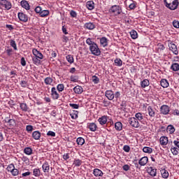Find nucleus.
Here are the masks:
<instances>
[{
  "instance_id": "1",
  "label": "nucleus",
  "mask_w": 179,
  "mask_h": 179,
  "mask_svg": "<svg viewBox=\"0 0 179 179\" xmlns=\"http://www.w3.org/2000/svg\"><path fill=\"white\" fill-rule=\"evenodd\" d=\"M165 6L171 10H176L178 8V0H164Z\"/></svg>"
},
{
  "instance_id": "2",
  "label": "nucleus",
  "mask_w": 179,
  "mask_h": 179,
  "mask_svg": "<svg viewBox=\"0 0 179 179\" xmlns=\"http://www.w3.org/2000/svg\"><path fill=\"white\" fill-rule=\"evenodd\" d=\"M90 51H91L92 55H95L96 57H99L101 54V51L99 48L97 43H94L93 45L90 46Z\"/></svg>"
},
{
  "instance_id": "3",
  "label": "nucleus",
  "mask_w": 179,
  "mask_h": 179,
  "mask_svg": "<svg viewBox=\"0 0 179 179\" xmlns=\"http://www.w3.org/2000/svg\"><path fill=\"white\" fill-rule=\"evenodd\" d=\"M109 12L110 13H114L115 16H118V15H121L122 10H121V7H120V6L115 5L110 7Z\"/></svg>"
},
{
  "instance_id": "4",
  "label": "nucleus",
  "mask_w": 179,
  "mask_h": 179,
  "mask_svg": "<svg viewBox=\"0 0 179 179\" xmlns=\"http://www.w3.org/2000/svg\"><path fill=\"white\" fill-rule=\"evenodd\" d=\"M0 6L6 9V10H10V9H12V3L8 0H0Z\"/></svg>"
},
{
  "instance_id": "5",
  "label": "nucleus",
  "mask_w": 179,
  "mask_h": 179,
  "mask_svg": "<svg viewBox=\"0 0 179 179\" xmlns=\"http://www.w3.org/2000/svg\"><path fill=\"white\" fill-rule=\"evenodd\" d=\"M129 124L133 128H139V127H141V124H139V121H138V120L136 119L135 117H129Z\"/></svg>"
},
{
  "instance_id": "6",
  "label": "nucleus",
  "mask_w": 179,
  "mask_h": 179,
  "mask_svg": "<svg viewBox=\"0 0 179 179\" xmlns=\"http://www.w3.org/2000/svg\"><path fill=\"white\" fill-rule=\"evenodd\" d=\"M160 113L163 115H167L170 113V106L167 105H162L160 107Z\"/></svg>"
},
{
  "instance_id": "7",
  "label": "nucleus",
  "mask_w": 179,
  "mask_h": 179,
  "mask_svg": "<svg viewBox=\"0 0 179 179\" xmlns=\"http://www.w3.org/2000/svg\"><path fill=\"white\" fill-rule=\"evenodd\" d=\"M135 118L137 121H139L141 124H145L146 121H145V115L142 113H137L135 114Z\"/></svg>"
},
{
  "instance_id": "8",
  "label": "nucleus",
  "mask_w": 179,
  "mask_h": 179,
  "mask_svg": "<svg viewBox=\"0 0 179 179\" xmlns=\"http://www.w3.org/2000/svg\"><path fill=\"white\" fill-rule=\"evenodd\" d=\"M17 16H18V19L21 22H23L24 23L29 22V17L27 16V15L23 13H18Z\"/></svg>"
},
{
  "instance_id": "9",
  "label": "nucleus",
  "mask_w": 179,
  "mask_h": 179,
  "mask_svg": "<svg viewBox=\"0 0 179 179\" xmlns=\"http://www.w3.org/2000/svg\"><path fill=\"white\" fill-rule=\"evenodd\" d=\"M51 96L53 100H58L59 99V94L57 92V88H55V87H53L51 89Z\"/></svg>"
},
{
  "instance_id": "10",
  "label": "nucleus",
  "mask_w": 179,
  "mask_h": 179,
  "mask_svg": "<svg viewBox=\"0 0 179 179\" xmlns=\"http://www.w3.org/2000/svg\"><path fill=\"white\" fill-rule=\"evenodd\" d=\"M147 110L150 118H155V117H156V108H153L152 106H148Z\"/></svg>"
},
{
  "instance_id": "11",
  "label": "nucleus",
  "mask_w": 179,
  "mask_h": 179,
  "mask_svg": "<svg viewBox=\"0 0 179 179\" xmlns=\"http://www.w3.org/2000/svg\"><path fill=\"white\" fill-rule=\"evenodd\" d=\"M169 50L172 51L175 55H178V49L177 48V45L174 43H169Z\"/></svg>"
},
{
  "instance_id": "12",
  "label": "nucleus",
  "mask_w": 179,
  "mask_h": 179,
  "mask_svg": "<svg viewBox=\"0 0 179 179\" xmlns=\"http://www.w3.org/2000/svg\"><path fill=\"white\" fill-rule=\"evenodd\" d=\"M32 52L34 57L38 58V59H43L44 58L43 53L37 50V49H33Z\"/></svg>"
},
{
  "instance_id": "13",
  "label": "nucleus",
  "mask_w": 179,
  "mask_h": 179,
  "mask_svg": "<svg viewBox=\"0 0 179 179\" xmlns=\"http://www.w3.org/2000/svg\"><path fill=\"white\" fill-rule=\"evenodd\" d=\"M105 96L108 98V100H114V92L112 90H106Z\"/></svg>"
},
{
  "instance_id": "14",
  "label": "nucleus",
  "mask_w": 179,
  "mask_h": 179,
  "mask_svg": "<svg viewBox=\"0 0 179 179\" xmlns=\"http://www.w3.org/2000/svg\"><path fill=\"white\" fill-rule=\"evenodd\" d=\"M87 128L90 129V131H92V132H96V129H97V124L96 123H88L87 124Z\"/></svg>"
},
{
  "instance_id": "15",
  "label": "nucleus",
  "mask_w": 179,
  "mask_h": 179,
  "mask_svg": "<svg viewBox=\"0 0 179 179\" xmlns=\"http://www.w3.org/2000/svg\"><path fill=\"white\" fill-rule=\"evenodd\" d=\"M148 173L150 174V176H151L152 177H156V175L157 174V169L150 166V168H148Z\"/></svg>"
},
{
  "instance_id": "16",
  "label": "nucleus",
  "mask_w": 179,
  "mask_h": 179,
  "mask_svg": "<svg viewBox=\"0 0 179 179\" xmlns=\"http://www.w3.org/2000/svg\"><path fill=\"white\" fill-rule=\"evenodd\" d=\"M159 143L160 145H162L163 146H166L167 143H169V138L167 136H162L159 138Z\"/></svg>"
},
{
  "instance_id": "17",
  "label": "nucleus",
  "mask_w": 179,
  "mask_h": 179,
  "mask_svg": "<svg viewBox=\"0 0 179 179\" xmlns=\"http://www.w3.org/2000/svg\"><path fill=\"white\" fill-rule=\"evenodd\" d=\"M148 162H149V158L148 157H143L138 162V164L140 166H146L148 164Z\"/></svg>"
},
{
  "instance_id": "18",
  "label": "nucleus",
  "mask_w": 179,
  "mask_h": 179,
  "mask_svg": "<svg viewBox=\"0 0 179 179\" xmlns=\"http://www.w3.org/2000/svg\"><path fill=\"white\" fill-rule=\"evenodd\" d=\"M84 27L88 30H93L96 28V25L93 22H87L85 24Z\"/></svg>"
},
{
  "instance_id": "19",
  "label": "nucleus",
  "mask_w": 179,
  "mask_h": 179,
  "mask_svg": "<svg viewBox=\"0 0 179 179\" xmlns=\"http://www.w3.org/2000/svg\"><path fill=\"white\" fill-rule=\"evenodd\" d=\"M73 92L76 94H82V93H83V87H82V86L77 85L73 88Z\"/></svg>"
},
{
  "instance_id": "20",
  "label": "nucleus",
  "mask_w": 179,
  "mask_h": 179,
  "mask_svg": "<svg viewBox=\"0 0 179 179\" xmlns=\"http://www.w3.org/2000/svg\"><path fill=\"white\" fill-rule=\"evenodd\" d=\"M5 122H7L10 127H15L16 125V120L10 119L9 117H6Z\"/></svg>"
},
{
  "instance_id": "21",
  "label": "nucleus",
  "mask_w": 179,
  "mask_h": 179,
  "mask_svg": "<svg viewBox=\"0 0 179 179\" xmlns=\"http://www.w3.org/2000/svg\"><path fill=\"white\" fill-rule=\"evenodd\" d=\"M20 5L22 8H24V9H26V10H29L30 9V5L29 4V2L26 0H22L20 2Z\"/></svg>"
},
{
  "instance_id": "22",
  "label": "nucleus",
  "mask_w": 179,
  "mask_h": 179,
  "mask_svg": "<svg viewBox=\"0 0 179 179\" xmlns=\"http://www.w3.org/2000/svg\"><path fill=\"white\" fill-rule=\"evenodd\" d=\"M42 169L43 173H50V164H48L47 162H45L42 165Z\"/></svg>"
},
{
  "instance_id": "23",
  "label": "nucleus",
  "mask_w": 179,
  "mask_h": 179,
  "mask_svg": "<svg viewBox=\"0 0 179 179\" xmlns=\"http://www.w3.org/2000/svg\"><path fill=\"white\" fill-rule=\"evenodd\" d=\"M93 174L95 177H103L104 173H103V171H101V170L99 169H95L93 171Z\"/></svg>"
},
{
  "instance_id": "24",
  "label": "nucleus",
  "mask_w": 179,
  "mask_h": 179,
  "mask_svg": "<svg viewBox=\"0 0 179 179\" xmlns=\"http://www.w3.org/2000/svg\"><path fill=\"white\" fill-rule=\"evenodd\" d=\"M41 137V133L38 131H35L32 133V138L35 139V141H38L40 138Z\"/></svg>"
},
{
  "instance_id": "25",
  "label": "nucleus",
  "mask_w": 179,
  "mask_h": 179,
  "mask_svg": "<svg viewBox=\"0 0 179 179\" xmlns=\"http://www.w3.org/2000/svg\"><path fill=\"white\" fill-rule=\"evenodd\" d=\"M86 6L89 10H93L94 9V2L93 1H89L87 2Z\"/></svg>"
},
{
  "instance_id": "26",
  "label": "nucleus",
  "mask_w": 179,
  "mask_h": 179,
  "mask_svg": "<svg viewBox=\"0 0 179 179\" xmlns=\"http://www.w3.org/2000/svg\"><path fill=\"white\" fill-rule=\"evenodd\" d=\"M149 85H150V83L148 79H144L143 81L141 82V86L143 89H145V87H148Z\"/></svg>"
},
{
  "instance_id": "27",
  "label": "nucleus",
  "mask_w": 179,
  "mask_h": 179,
  "mask_svg": "<svg viewBox=\"0 0 179 179\" xmlns=\"http://www.w3.org/2000/svg\"><path fill=\"white\" fill-rule=\"evenodd\" d=\"M98 121L101 125H106V124H107V116L99 117Z\"/></svg>"
},
{
  "instance_id": "28",
  "label": "nucleus",
  "mask_w": 179,
  "mask_h": 179,
  "mask_svg": "<svg viewBox=\"0 0 179 179\" xmlns=\"http://www.w3.org/2000/svg\"><path fill=\"white\" fill-rule=\"evenodd\" d=\"M100 44H101V45H102V47H107V45H108V40H107V38H106V37H102V38L100 39Z\"/></svg>"
},
{
  "instance_id": "29",
  "label": "nucleus",
  "mask_w": 179,
  "mask_h": 179,
  "mask_svg": "<svg viewBox=\"0 0 179 179\" xmlns=\"http://www.w3.org/2000/svg\"><path fill=\"white\" fill-rule=\"evenodd\" d=\"M166 131L169 132V134H174V132H176V128H174V126L169 124L166 127Z\"/></svg>"
},
{
  "instance_id": "30",
  "label": "nucleus",
  "mask_w": 179,
  "mask_h": 179,
  "mask_svg": "<svg viewBox=\"0 0 179 179\" xmlns=\"http://www.w3.org/2000/svg\"><path fill=\"white\" fill-rule=\"evenodd\" d=\"M24 153L28 156H30V155L33 154V150L30 147H27L24 149Z\"/></svg>"
},
{
  "instance_id": "31",
  "label": "nucleus",
  "mask_w": 179,
  "mask_h": 179,
  "mask_svg": "<svg viewBox=\"0 0 179 179\" xmlns=\"http://www.w3.org/2000/svg\"><path fill=\"white\" fill-rule=\"evenodd\" d=\"M162 178H169V171L166 169H161L160 171Z\"/></svg>"
},
{
  "instance_id": "32",
  "label": "nucleus",
  "mask_w": 179,
  "mask_h": 179,
  "mask_svg": "<svg viewBox=\"0 0 179 179\" xmlns=\"http://www.w3.org/2000/svg\"><path fill=\"white\" fill-rule=\"evenodd\" d=\"M115 128L116 131H122V123L121 122H117L115 124Z\"/></svg>"
},
{
  "instance_id": "33",
  "label": "nucleus",
  "mask_w": 179,
  "mask_h": 179,
  "mask_svg": "<svg viewBox=\"0 0 179 179\" xmlns=\"http://www.w3.org/2000/svg\"><path fill=\"white\" fill-rule=\"evenodd\" d=\"M33 176H34V177H40V176H41V171H40L39 169H33Z\"/></svg>"
},
{
  "instance_id": "34",
  "label": "nucleus",
  "mask_w": 179,
  "mask_h": 179,
  "mask_svg": "<svg viewBox=\"0 0 179 179\" xmlns=\"http://www.w3.org/2000/svg\"><path fill=\"white\" fill-rule=\"evenodd\" d=\"M161 86L164 88L169 87V81H167V80L166 79H162L161 80Z\"/></svg>"
},
{
  "instance_id": "35",
  "label": "nucleus",
  "mask_w": 179,
  "mask_h": 179,
  "mask_svg": "<svg viewBox=\"0 0 179 179\" xmlns=\"http://www.w3.org/2000/svg\"><path fill=\"white\" fill-rule=\"evenodd\" d=\"M171 69H172V71H174L175 72H177V71H179V64H178V63L172 64V65L171 66Z\"/></svg>"
},
{
  "instance_id": "36",
  "label": "nucleus",
  "mask_w": 179,
  "mask_h": 179,
  "mask_svg": "<svg viewBox=\"0 0 179 179\" xmlns=\"http://www.w3.org/2000/svg\"><path fill=\"white\" fill-rule=\"evenodd\" d=\"M143 152H144V153L150 154V153H152L153 149L150 147H144L143 148Z\"/></svg>"
},
{
  "instance_id": "37",
  "label": "nucleus",
  "mask_w": 179,
  "mask_h": 179,
  "mask_svg": "<svg viewBox=\"0 0 179 179\" xmlns=\"http://www.w3.org/2000/svg\"><path fill=\"white\" fill-rule=\"evenodd\" d=\"M50 15V11L48 10H42L40 14L41 17H45V16H48Z\"/></svg>"
},
{
  "instance_id": "38",
  "label": "nucleus",
  "mask_w": 179,
  "mask_h": 179,
  "mask_svg": "<svg viewBox=\"0 0 179 179\" xmlns=\"http://www.w3.org/2000/svg\"><path fill=\"white\" fill-rule=\"evenodd\" d=\"M130 36L133 40H136V38H138V32L135 30H132L130 31Z\"/></svg>"
},
{
  "instance_id": "39",
  "label": "nucleus",
  "mask_w": 179,
  "mask_h": 179,
  "mask_svg": "<svg viewBox=\"0 0 179 179\" xmlns=\"http://www.w3.org/2000/svg\"><path fill=\"white\" fill-rule=\"evenodd\" d=\"M79 114V112L78 110H73V113L70 114L72 120H76L78 118V115Z\"/></svg>"
},
{
  "instance_id": "40",
  "label": "nucleus",
  "mask_w": 179,
  "mask_h": 179,
  "mask_svg": "<svg viewBox=\"0 0 179 179\" xmlns=\"http://www.w3.org/2000/svg\"><path fill=\"white\" fill-rule=\"evenodd\" d=\"M20 107L22 111H28L29 107H27V104L22 103H20Z\"/></svg>"
},
{
  "instance_id": "41",
  "label": "nucleus",
  "mask_w": 179,
  "mask_h": 179,
  "mask_svg": "<svg viewBox=\"0 0 179 179\" xmlns=\"http://www.w3.org/2000/svg\"><path fill=\"white\" fill-rule=\"evenodd\" d=\"M53 81L54 80L52 79V78L50 77L45 78L44 80V83H45V85H51Z\"/></svg>"
},
{
  "instance_id": "42",
  "label": "nucleus",
  "mask_w": 179,
  "mask_h": 179,
  "mask_svg": "<svg viewBox=\"0 0 179 179\" xmlns=\"http://www.w3.org/2000/svg\"><path fill=\"white\" fill-rule=\"evenodd\" d=\"M76 142L78 145H80V146H82L83 145L85 144V138L82 137H79L77 138Z\"/></svg>"
},
{
  "instance_id": "43",
  "label": "nucleus",
  "mask_w": 179,
  "mask_h": 179,
  "mask_svg": "<svg viewBox=\"0 0 179 179\" xmlns=\"http://www.w3.org/2000/svg\"><path fill=\"white\" fill-rule=\"evenodd\" d=\"M32 61L35 65H40V64H41V61L40 60V59H38V57H32Z\"/></svg>"
},
{
  "instance_id": "44",
  "label": "nucleus",
  "mask_w": 179,
  "mask_h": 179,
  "mask_svg": "<svg viewBox=\"0 0 179 179\" xmlns=\"http://www.w3.org/2000/svg\"><path fill=\"white\" fill-rule=\"evenodd\" d=\"M66 59L69 62V64H73V56L72 55H69L66 57Z\"/></svg>"
},
{
  "instance_id": "45",
  "label": "nucleus",
  "mask_w": 179,
  "mask_h": 179,
  "mask_svg": "<svg viewBox=\"0 0 179 179\" xmlns=\"http://www.w3.org/2000/svg\"><path fill=\"white\" fill-rule=\"evenodd\" d=\"M10 45L15 51H17V46L16 45V42L15 41V40L11 39L10 41Z\"/></svg>"
},
{
  "instance_id": "46",
  "label": "nucleus",
  "mask_w": 179,
  "mask_h": 179,
  "mask_svg": "<svg viewBox=\"0 0 179 179\" xmlns=\"http://www.w3.org/2000/svg\"><path fill=\"white\" fill-rule=\"evenodd\" d=\"M92 81L94 83V85H97V83H99V82H100V78H99V77H97L96 76H93L92 77Z\"/></svg>"
},
{
  "instance_id": "47",
  "label": "nucleus",
  "mask_w": 179,
  "mask_h": 179,
  "mask_svg": "<svg viewBox=\"0 0 179 179\" xmlns=\"http://www.w3.org/2000/svg\"><path fill=\"white\" fill-rule=\"evenodd\" d=\"M73 165L76 166V167H79V166H82V160L75 159L73 162Z\"/></svg>"
},
{
  "instance_id": "48",
  "label": "nucleus",
  "mask_w": 179,
  "mask_h": 179,
  "mask_svg": "<svg viewBox=\"0 0 179 179\" xmlns=\"http://www.w3.org/2000/svg\"><path fill=\"white\" fill-rule=\"evenodd\" d=\"M115 64L116 66H122V60L121 59H115Z\"/></svg>"
},
{
  "instance_id": "49",
  "label": "nucleus",
  "mask_w": 179,
  "mask_h": 179,
  "mask_svg": "<svg viewBox=\"0 0 179 179\" xmlns=\"http://www.w3.org/2000/svg\"><path fill=\"white\" fill-rule=\"evenodd\" d=\"M64 89H65V86L64 84H58L57 86V90L58 92H64Z\"/></svg>"
},
{
  "instance_id": "50",
  "label": "nucleus",
  "mask_w": 179,
  "mask_h": 179,
  "mask_svg": "<svg viewBox=\"0 0 179 179\" xmlns=\"http://www.w3.org/2000/svg\"><path fill=\"white\" fill-rule=\"evenodd\" d=\"M6 55H8V57H10V56H12V55L13 54V50L12 48H8L6 50Z\"/></svg>"
},
{
  "instance_id": "51",
  "label": "nucleus",
  "mask_w": 179,
  "mask_h": 179,
  "mask_svg": "<svg viewBox=\"0 0 179 179\" xmlns=\"http://www.w3.org/2000/svg\"><path fill=\"white\" fill-rule=\"evenodd\" d=\"M14 169H15V164H9V165L7 166L6 170H7L8 172L11 173Z\"/></svg>"
},
{
  "instance_id": "52",
  "label": "nucleus",
  "mask_w": 179,
  "mask_h": 179,
  "mask_svg": "<svg viewBox=\"0 0 179 179\" xmlns=\"http://www.w3.org/2000/svg\"><path fill=\"white\" fill-rule=\"evenodd\" d=\"M78 80H79V77L78 76H71L70 77V80L71 82L76 83V82H78Z\"/></svg>"
},
{
  "instance_id": "53",
  "label": "nucleus",
  "mask_w": 179,
  "mask_h": 179,
  "mask_svg": "<svg viewBox=\"0 0 179 179\" xmlns=\"http://www.w3.org/2000/svg\"><path fill=\"white\" fill-rule=\"evenodd\" d=\"M86 44L90 45V47H92L93 45V44H96V43L93 42V41H92V38H88L86 40Z\"/></svg>"
},
{
  "instance_id": "54",
  "label": "nucleus",
  "mask_w": 179,
  "mask_h": 179,
  "mask_svg": "<svg viewBox=\"0 0 179 179\" xmlns=\"http://www.w3.org/2000/svg\"><path fill=\"white\" fill-rule=\"evenodd\" d=\"M171 151L173 153V155H174L175 156H177V155H178V148L176 147H174L173 148H171Z\"/></svg>"
},
{
  "instance_id": "55",
  "label": "nucleus",
  "mask_w": 179,
  "mask_h": 179,
  "mask_svg": "<svg viewBox=\"0 0 179 179\" xmlns=\"http://www.w3.org/2000/svg\"><path fill=\"white\" fill-rule=\"evenodd\" d=\"M173 26L175 29H179V21L178 20H173Z\"/></svg>"
},
{
  "instance_id": "56",
  "label": "nucleus",
  "mask_w": 179,
  "mask_h": 179,
  "mask_svg": "<svg viewBox=\"0 0 179 179\" xmlns=\"http://www.w3.org/2000/svg\"><path fill=\"white\" fill-rule=\"evenodd\" d=\"M157 47H158V51H163L164 50V49L166 48L164 47V45L162 44V43H159L157 45Z\"/></svg>"
},
{
  "instance_id": "57",
  "label": "nucleus",
  "mask_w": 179,
  "mask_h": 179,
  "mask_svg": "<svg viewBox=\"0 0 179 179\" xmlns=\"http://www.w3.org/2000/svg\"><path fill=\"white\" fill-rule=\"evenodd\" d=\"M12 176H13L14 177L17 176L19 174V170L16 169H13V171L11 172Z\"/></svg>"
},
{
  "instance_id": "58",
  "label": "nucleus",
  "mask_w": 179,
  "mask_h": 179,
  "mask_svg": "<svg viewBox=\"0 0 179 179\" xmlns=\"http://www.w3.org/2000/svg\"><path fill=\"white\" fill-rule=\"evenodd\" d=\"M123 150L127 153H129V152L131 150V148L129 147V145H124Z\"/></svg>"
},
{
  "instance_id": "59",
  "label": "nucleus",
  "mask_w": 179,
  "mask_h": 179,
  "mask_svg": "<svg viewBox=\"0 0 179 179\" xmlns=\"http://www.w3.org/2000/svg\"><path fill=\"white\" fill-rule=\"evenodd\" d=\"M34 10H35L36 13H38L39 15H41L43 9L40 6H37L36 8H35Z\"/></svg>"
},
{
  "instance_id": "60",
  "label": "nucleus",
  "mask_w": 179,
  "mask_h": 179,
  "mask_svg": "<svg viewBox=\"0 0 179 179\" xmlns=\"http://www.w3.org/2000/svg\"><path fill=\"white\" fill-rule=\"evenodd\" d=\"M70 107H71L72 108H74L76 110H78V108H79V104H76V103H69Z\"/></svg>"
},
{
  "instance_id": "61",
  "label": "nucleus",
  "mask_w": 179,
  "mask_h": 179,
  "mask_svg": "<svg viewBox=\"0 0 179 179\" xmlns=\"http://www.w3.org/2000/svg\"><path fill=\"white\" fill-rule=\"evenodd\" d=\"M22 162H24L26 164H29V163L30 162V159H29L27 157H22Z\"/></svg>"
},
{
  "instance_id": "62",
  "label": "nucleus",
  "mask_w": 179,
  "mask_h": 179,
  "mask_svg": "<svg viewBox=\"0 0 179 179\" xmlns=\"http://www.w3.org/2000/svg\"><path fill=\"white\" fill-rule=\"evenodd\" d=\"M48 136H52L54 137L55 136V132L52 131H49L47 133Z\"/></svg>"
},
{
  "instance_id": "63",
  "label": "nucleus",
  "mask_w": 179,
  "mask_h": 179,
  "mask_svg": "<svg viewBox=\"0 0 179 179\" xmlns=\"http://www.w3.org/2000/svg\"><path fill=\"white\" fill-rule=\"evenodd\" d=\"M26 130L27 131V132H31V131H33V126L27 125L26 127Z\"/></svg>"
},
{
  "instance_id": "64",
  "label": "nucleus",
  "mask_w": 179,
  "mask_h": 179,
  "mask_svg": "<svg viewBox=\"0 0 179 179\" xmlns=\"http://www.w3.org/2000/svg\"><path fill=\"white\" fill-rule=\"evenodd\" d=\"M20 85H21L22 87H26V86H27V81L22 80L20 83Z\"/></svg>"
}]
</instances>
